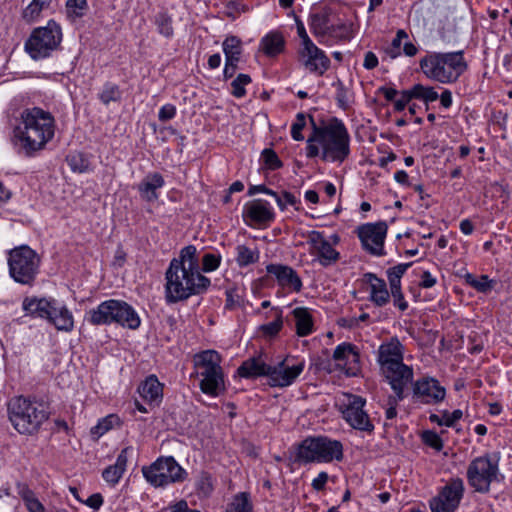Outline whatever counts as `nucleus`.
Instances as JSON below:
<instances>
[{
  "label": "nucleus",
  "mask_w": 512,
  "mask_h": 512,
  "mask_svg": "<svg viewBox=\"0 0 512 512\" xmlns=\"http://www.w3.org/2000/svg\"><path fill=\"white\" fill-rule=\"evenodd\" d=\"M165 278L166 300L169 303L203 294L211 285L210 279L200 272V259L194 245L185 246L179 256L171 260Z\"/></svg>",
  "instance_id": "1"
},
{
  "label": "nucleus",
  "mask_w": 512,
  "mask_h": 512,
  "mask_svg": "<svg viewBox=\"0 0 512 512\" xmlns=\"http://www.w3.org/2000/svg\"><path fill=\"white\" fill-rule=\"evenodd\" d=\"M55 133L52 114L39 107L26 108L13 130V141L19 154L33 157L43 150Z\"/></svg>",
  "instance_id": "2"
},
{
  "label": "nucleus",
  "mask_w": 512,
  "mask_h": 512,
  "mask_svg": "<svg viewBox=\"0 0 512 512\" xmlns=\"http://www.w3.org/2000/svg\"><path fill=\"white\" fill-rule=\"evenodd\" d=\"M310 120L313 132L307 139L306 156H319V144L322 149V160L342 163L350 154V135L344 123L333 118L325 126L318 127L312 117Z\"/></svg>",
  "instance_id": "3"
},
{
  "label": "nucleus",
  "mask_w": 512,
  "mask_h": 512,
  "mask_svg": "<svg viewBox=\"0 0 512 512\" xmlns=\"http://www.w3.org/2000/svg\"><path fill=\"white\" fill-rule=\"evenodd\" d=\"M47 403L24 396L13 397L8 402V416L13 427L21 434H33L49 418Z\"/></svg>",
  "instance_id": "4"
},
{
  "label": "nucleus",
  "mask_w": 512,
  "mask_h": 512,
  "mask_svg": "<svg viewBox=\"0 0 512 512\" xmlns=\"http://www.w3.org/2000/svg\"><path fill=\"white\" fill-rule=\"evenodd\" d=\"M419 66L427 78L442 84L456 82L467 69L462 51L428 53L421 58Z\"/></svg>",
  "instance_id": "5"
},
{
  "label": "nucleus",
  "mask_w": 512,
  "mask_h": 512,
  "mask_svg": "<svg viewBox=\"0 0 512 512\" xmlns=\"http://www.w3.org/2000/svg\"><path fill=\"white\" fill-rule=\"evenodd\" d=\"M86 320L95 326L111 325L113 323L136 330L141 325V319L136 310L127 302L109 299L90 309Z\"/></svg>",
  "instance_id": "6"
},
{
  "label": "nucleus",
  "mask_w": 512,
  "mask_h": 512,
  "mask_svg": "<svg viewBox=\"0 0 512 512\" xmlns=\"http://www.w3.org/2000/svg\"><path fill=\"white\" fill-rule=\"evenodd\" d=\"M195 374L204 394L217 397L225 391L221 357L215 350H205L194 356Z\"/></svg>",
  "instance_id": "7"
},
{
  "label": "nucleus",
  "mask_w": 512,
  "mask_h": 512,
  "mask_svg": "<svg viewBox=\"0 0 512 512\" xmlns=\"http://www.w3.org/2000/svg\"><path fill=\"white\" fill-rule=\"evenodd\" d=\"M343 458V446L338 440L328 437H307L297 448L296 461L300 463H322Z\"/></svg>",
  "instance_id": "8"
},
{
  "label": "nucleus",
  "mask_w": 512,
  "mask_h": 512,
  "mask_svg": "<svg viewBox=\"0 0 512 512\" xmlns=\"http://www.w3.org/2000/svg\"><path fill=\"white\" fill-rule=\"evenodd\" d=\"M9 275L21 284L32 286L40 270L39 255L27 245L15 247L7 258Z\"/></svg>",
  "instance_id": "9"
},
{
  "label": "nucleus",
  "mask_w": 512,
  "mask_h": 512,
  "mask_svg": "<svg viewBox=\"0 0 512 512\" xmlns=\"http://www.w3.org/2000/svg\"><path fill=\"white\" fill-rule=\"evenodd\" d=\"M22 309L26 315L41 319L51 316L50 312L58 311L61 315L55 321V328L65 332H70L74 328L72 313L65 305L60 304L54 298L26 297L22 302Z\"/></svg>",
  "instance_id": "10"
},
{
  "label": "nucleus",
  "mask_w": 512,
  "mask_h": 512,
  "mask_svg": "<svg viewBox=\"0 0 512 512\" xmlns=\"http://www.w3.org/2000/svg\"><path fill=\"white\" fill-rule=\"evenodd\" d=\"M61 40L60 26L55 21L50 20L46 26L33 30L25 43V50L34 60L43 59L57 49Z\"/></svg>",
  "instance_id": "11"
},
{
  "label": "nucleus",
  "mask_w": 512,
  "mask_h": 512,
  "mask_svg": "<svg viewBox=\"0 0 512 512\" xmlns=\"http://www.w3.org/2000/svg\"><path fill=\"white\" fill-rule=\"evenodd\" d=\"M499 474L498 459L489 454L479 456L472 460L467 467L468 484L475 491L486 493Z\"/></svg>",
  "instance_id": "12"
},
{
  "label": "nucleus",
  "mask_w": 512,
  "mask_h": 512,
  "mask_svg": "<svg viewBox=\"0 0 512 512\" xmlns=\"http://www.w3.org/2000/svg\"><path fill=\"white\" fill-rule=\"evenodd\" d=\"M142 472L145 479L155 487L182 482L187 477V472L171 456L157 459L149 467H143Z\"/></svg>",
  "instance_id": "13"
},
{
  "label": "nucleus",
  "mask_w": 512,
  "mask_h": 512,
  "mask_svg": "<svg viewBox=\"0 0 512 512\" xmlns=\"http://www.w3.org/2000/svg\"><path fill=\"white\" fill-rule=\"evenodd\" d=\"M366 400L358 395L345 394L342 402V415L347 423L354 429L372 432V424L368 414L364 411Z\"/></svg>",
  "instance_id": "14"
},
{
  "label": "nucleus",
  "mask_w": 512,
  "mask_h": 512,
  "mask_svg": "<svg viewBox=\"0 0 512 512\" xmlns=\"http://www.w3.org/2000/svg\"><path fill=\"white\" fill-rule=\"evenodd\" d=\"M388 226L386 222L367 223L358 228L357 234L363 249L373 256H384V242Z\"/></svg>",
  "instance_id": "15"
},
{
  "label": "nucleus",
  "mask_w": 512,
  "mask_h": 512,
  "mask_svg": "<svg viewBox=\"0 0 512 512\" xmlns=\"http://www.w3.org/2000/svg\"><path fill=\"white\" fill-rule=\"evenodd\" d=\"M464 482L461 478L452 479L437 497L430 502L432 512H454L463 497Z\"/></svg>",
  "instance_id": "16"
},
{
  "label": "nucleus",
  "mask_w": 512,
  "mask_h": 512,
  "mask_svg": "<svg viewBox=\"0 0 512 512\" xmlns=\"http://www.w3.org/2000/svg\"><path fill=\"white\" fill-rule=\"evenodd\" d=\"M446 390L432 377H423L413 383V398L423 404H437L444 400Z\"/></svg>",
  "instance_id": "17"
},
{
  "label": "nucleus",
  "mask_w": 512,
  "mask_h": 512,
  "mask_svg": "<svg viewBox=\"0 0 512 512\" xmlns=\"http://www.w3.org/2000/svg\"><path fill=\"white\" fill-rule=\"evenodd\" d=\"M307 243L311 246L312 253L317 256L319 263L324 267L336 263L340 258L339 252L333 248L330 241L325 239L323 232L309 231Z\"/></svg>",
  "instance_id": "18"
},
{
  "label": "nucleus",
  "mask_w": 512,
  "mask_h": 512,
  "mask_svg": "<svg viewBox=\"0 0 512 512\" xmlns=\"http://www.w3.org/2000/svg\"><path fill=\"white\" fill-rule=\"evenodd\" d=\"M304 370V362L288 365L286 360L271 365L268 373L269 384L272 387H287L294 383Z\"/></svg>",
  "instance_id": "19"
},
{
  "label": "nucleus",
  "mask_w": 512,
  "mask_h": 512,
  "mask_svg": "<svg viewBox=\"0 0 512 512\" xmlns=\"http://www.w3.org/2000/svg\"><path fill=\"white\" fill-rule=\"evenodd\" d=\"M299 57L305 68L311 73L323 75L330 67V60L325 52L313 42L301 46Z\"/></svg>",
  "instance_id": "20"
},
{
  "label": "nucleus",
  "mask_w": 512,
  "mask_h": 512,
  "mask_svg": "<svg viewBox=\"0 0 512 512\" xmlns=\"http://www.w3.org/2000/svg\"><path fill=\"white\" fill-rule=\"evenodd\" d=\"M333 359L347 376H356L360 371V355L356 346L351 343L338 345L333 352Z\"/></svg>",
  "instance_id": "21"
},
{
  "label": "nucleus",
  "mask_w": 512,
  "mask_h": 512,
  "mask_svg": "<svg viewBox=\"0 0 512 512\" xmlns=\"http://www.w3.org/2000/svg\"><path fill=\"white\" fill-rule=\"evenodd\" d=\"M383 375L391 385L397 399L404 398V388L413 380V369L404 363L381 369Z\"/></svg>",
  "instance_id": "22"
},
{
  "label": "nucleus",
  "mask_w": 512,
  "mask_h": 512,
  "mask_svg": "<svg viewBox=\"0 0 512 512\" xmlns=\"http://www.w3.org/2000/svg\"><path fill=\"white\" fill-rule=\"evenodd\" d=\"M266 271L269 275L275 277L278 285L282 288L291 289L295 292L302 289L301 278L292 267L282 264H269Z\"/></svg>",
  "instance_id": "23"
},
{
  "label": "nucleus",
  "mask_w": 512,
  "mask_h": 512,
  "mask_svg": "<svg viewBox=\"0 0 512 512\" xmlns=\"http://www.w3.org/2000/svg\"><path fill=\"white\" fill-rule=\"evenodd\" d=\"M243 216L250 222L266 224L274 220L275 213L268 201L263 199H254L245 204Z\"/></svg>",
  "instance_id": "24"
},
{
  "label": "nucleus",
  "mask_w": 512,
  "mask_h": 512,
  "mask_svg": "<svg viewBox=\"0 0 512 512\" xmlns=\"http://www.w3.org/2000/svg\"><path fill=\"white\" fill-rule=\"evenodd\" d=\"M378 362L381 369L403 363L402 345L397 338L380 345Z\"/></svg>",
  "instance_id": "25"
},
{
  "label": "nucleus",
  "mask_w": 512,
  "mask_h": 512,
  "mask_svg": "<svg viewBox=\"0 0 512 512\" xmlns=\"http://www.w3.org/2000/svg\"><path fill=\"white\" fill-rule=\"evenodd\" d=\"M165 185L163 176L158 172L148 173L138 184L140 197L147 202H155L159 198L158 190Z\"/></svg>",
  "instance_id": "26"
},
{
  "label": "nucleus",
  "mask_w": 512,
  "mask_h": 512,
  "mask_svg": "<svg viewBox=\"0 0 512 512\" xmlns=\"http://www.w3.org/2000/svg\"><path fill=\"white\" fill-rule=\"evenodd\" d=\"M363 279L369 285V300L374 305L382 307L390 301V293L383 279L370 272L364 274Z\"/></svg>",
  "instance_id": "27"
},
{
  "label": "nucleus",
  "mask_w": 512,
  "mask_h": 512,
  "mask_svg": "<svg viewBox=\"0 0 512 512\" xmlns=\"http://www.w3.org/2000/svg\"><path fill=\"white\" fill-rule=\"evenodd\" d=\"M138 392L147 403L159 405L163 398V385L155 375H150L141 382Z\"/></svg>",
  "instance_id": "28"
},
{
  "label": "nucleus",
  "mask_w": 512,
  "mask_h": 512,
  "mask_svg": "<svg viewBox=\"0 0 512 512\" xmlns=\"http://www.w3.org/2000/svg\"><path fill=\"white\" fill-rule=\"evenodd\" d=\"M269 364L259 357H252L245 360L238 368L237 372L243 378H257L260 376H267L270 370Z\"/></svg>",
  "instance_id": "29"
},
{
  "label": "nucleus",
  "mask_w": 512,
  "mask_h": 512,
  "mask_svg": "<svg viewBox=\"0 0 512 512\" xmlns=\"http://www.w3.org/2000/svg\"><path fill=\"white\" fill-rule=\"evenodd\" d=\"M296 333L298 336L303 337L310 335L313 332V319L308 308L297 307L292 311Z\"/></svg>",
  "instance_id": "30"
},
{
  "label": "nucleus",
  "mask_w": 512,
  "mask_h": 512,
  "mask_svg": "<svg viewBox=\"0 0 512 512\" xmlns=\"http://www.w3.org/2000/svg\"><path fill=\"white\" fill-rule=\"evenodd\" d=\"M331 22L330 16L326 13H315L310 16V29L320 43L328 36Z\"/></svg>",
  "instance_id": "31"
},
{
  "label": "nucleus",
  "mask_w": 512,
  "mask_h": 512,
  "mask_svg": "<svg viewBox=\"0 0 512 512\" xmlns=\"http://www.w3.org/2000/svg\"><path fill=\"white\" fill-rule=\"evenodd\" d=\"M260 252L257 247H249L244 244L236 247V263L240 268L247 267L259 261Z\"/></svg>",
  "instance_id": "32"
},
{
  "label": "nucleus",
  "mask_w": 512,
  "mask_h": 512,
  "mask_svg": "<svg viewBox=\"0 0 512 512\" xmlns=\"http://www.w3.org/2000/svg\"><path fill=\"white\" fill-rule=\"evenodd\" d=\"M225 61L236 63L240 61L242 54V42L237 36H229L222 43Z\"/></svg>",
  "instance_id": "33"
},
{
  "label": "nucleus",
  "mask_w": 512,
  "mask_h": 512,
  "mask_svg": "<svg viewBox=\"0 0 512 512\" xmlns=\"http://www.w3.org/2000/svg\"><path fill=\"white\" fill-rule=\"evenodd\" d=\"M284 44V38L279 32H271L261 40L262 49L268 56H275L282 52Z\"/></svg>",
  "instance_id": "34"
},
{
  "label": "nucleus",
  "mask_w": 512,
  "mask_h": 512,
  "mask_svg": "<svg viewBox=\"0 0 512 512\" xmlns=\"http://www.w3.org/2000/svg\"><path fill=\"white\" fill-rule=\"evenodd\" d=\"M273 320L260 326L259 330L264 336L274 337L283 327L282 310L279 308H272L270 311Z\"/></svg>",
  "instance_id": "35"
},
{
  "label": "nucleus",
  "mask_w": 512,
  "mask_h": 512,
  "mask_svg": "<svg viewBox=\"0 0 512 512\" xmlns=\"http://www.w3.org/2000/svg\"><path fill=\"white\" fill-rule=\"evenodd\" d=\"M18 494L23 499L29 512H46L44 506L35 496L34 492L26 485H18Z\"/></svg>",
  "instance_id": "36"
},
{
  "label": "nucleus",
  "mask_w": 512,
  "mask_h": 512,
  "mask_svg": "<svg viewBox=\"0 0 512 512\" xmlns=\"http://www.w3.org/2000/svg\"><path fill=\"white\" fill-rule=\"evenodd\" d=\"M226 512H253L249 494L246 492L236 494L228 504Z\"/></svg>",
  "instance_id": "37"
},
{
  "label": "nucleus",
  "mask_w": 512,
  "mask_h": 512,
  "mask_svg": "<svg viewBox=\"0 0 512 512\" xmlns=\"http://www.w3.org/2000/svg\"><path fill=\"white\" fill-rule=\"evenodd\" d=\"M337 40H348L352 37V25L347 22H331L328 36Z\"/></svg>",
  "instance_id": "38"
},
{
  "label": "nucleus",
  "mask_w": 512,
  "mask_h": 512,
  "mask_svg": "<svg viewBox=\"0 0 512 512\" xmlns=\"http://www.w3.org/2000/svg\"><path fill=\"white\" fill-rule=\"evenodd\" d=\"M98 97L104 105H108L111 102L120 101L121 91L117 84L107 82L104 84Z\"/></svg>",
  "instance_id": "39"
},
{
  "label": "nucleus",
  "mask_w": 512,
  "mask_h": 512,
  "mask_svg": "<svg viewBox=\"0 0 512 512\" xmlns=\"http://www.w3.org/2000/svg\"><path fill=\"white\" fill-rule=\"evenodd\" d=\"M463 416V412L459 409L454 410L453 412L445 411L442 415L431 414L429 416V420L432 423H436L440 426L444 425L447 427L453 426L458 420H460Z\"/></svg>",
  "instance_id": "40"
},
{
  "label": "nucleus",
  "mask_w": 512,
  "mask_h": 512,
  "mask_svg": "<svg viewBox=\"0 0 512 512\" xmlns=\"http://www.w3.org/2000/svg\"><path fill=\"white\" fill-rule=\"evenodd\" d=\"M67 163L74 172L84 173L89 171V160L81 153L67 156Z\"/></svg>",
  "instance_id": "41"
},
{
  "label": "nucleus",
  "mask_w": 512,
  "mask_h": 512,
  "mask_svg": "<svg viewBox=\"0 0 512 512\" xmlns=\"http://www.w3.org/2000/svg\"><path fill=\"white\" fill-rule=\"evenodd\" d=\"M118 423V417L115 415H108L102 418L98 423L91 428V434L99 438L104 435L107 431L113 428Z\"/></svg>",
  "instance_id": "42"
},
{
  "label": "nucleus",
  "mask_w": 512,
  "mask_h": 512,
  "mask_svg": "<svg viewBox=\"0 0 512 512\" xmlns=\"http://www.w3.org/2000/svg\"><path fill=\"white\" fill-rule=\"evenodd\" d=\"M408 34L400 29L397 31L395 38L392 40L391 44L385 49L386 55L390 59H395L401 55V44L403 39H407Z\"/></svg>",
  "instance_id": "43"
},
{
  "label": "nucleus",
  "mask_w": 512,
  "mask_h": 512,
  "mask_svg": "<svg viewBox=\"0 0 512 512\" xmlns=\"http://www.w3.org/2000/svg\"><path fill=\"white\" fill-rule=\"evenodd\" d=\"M66 9L69 17L80 18L88 9L87 0H67Z\"/></svg>",
  "instance_id": "44"
},
{
  "label": "nucleus",
  "mask_w": 512,
  "mask_h": 512,
  "mask_svg": "<svg viewBox=\"0 0 512 512\" xmlns=\"http://www.w3.org/2000/svg\"><path fill=\"white\" fill-rule=\"evenodd\" d=\"M251 82L248 74H239L231 83L232 95L241 98L246 94L245 86Z\"/></svg>",
  "instance_id": "45"
},
{
  "label": "nucleus",
  "mask_w": 512,
  "mask_h": 512,
  "mask_svg": "<svg viewBox=\"0 0 512 512\" xmlns=\"http://www.w3.org/2000/svg\"><path fill=\"white\" fill-rule=\"evenodd\" d=\"M202 266L200 272L215 271L221 263V255L219 253H205L201 259Z\"/></svg>",
  "instance_id": "46"
},
{
  "label": "nucleus",
  "mask_w": 512,
  "mask_h": 512,
  "mask_svg": "<svg viewBox=\"0 0 512 512\" xmlns=\"http://www.w3.org/2000/svg\"><path fill=\"white\" fill-rule=\"evenodd\" d=\"M155 23L160 34L169 38L173 35L172 19L164 13L156 16Z\"/></svg>",
  "instance_id": "47"
},
{
  "label": "nucleus",
  "mask_w": 512,
  "mask_h": 512,
  "mask_svg": "<svg viewBox=\"0 0 512 512\" xmlns=\"http://www.w3.org/2000/svg\"><path fill=\"white\" fill-rule=\"evenodd\" d=\"M197 492L202 496H208L213 490L211 476L207 472H201L195 483Z\"/></svg>",
  "instance_id": "48"
},
{
  "label": "nucleus",
  "mask_w": 512,
  "mask_h": 512,
  "mask_svg": "<svg viewBox=\"0 0 512 512\" xmlns=\"http://www.w3.org/2000/svg\"><path fill=\"white\" fill-rule=\"evenodd\" d=\"M412 265L410 263H401L387 270V277L389 284H401V277L404 275L406 270Z\"/></svg>",
  "instance_id": "49"
},
{
  "label": "nucleus",
  "mask_w": 512,
  "mask_h": 512,
  "mask_svg": "<svg viewBox=\"0 0 512 512\" xmlns=\"http://www.w3.org/2000/svg\"><path fill=\"white\" fill-rule=\"evenodd\" d=\"M124 472V470L113 464L104 469L102 472V477L107 483L114 486L122 478Z\"/></svg>",
  "instance_id": "50"
},
{
  "label": "nucleus",
  "mask_w": 512,
  "mask_h": 512,
  "mask_svg": "<svg viewBox=\"0 0 512 512\" xmlns=\"http://www.w3.org/2000/svg\"><path fill=\"white\" fill-rule=\"evenodd\" d=\"M306 126V116L303 113L296 115V120L291 126V136L295 141H302L304 136L301 131Z\"/></svg>",
  "instance_id": "51"
},
{
  "label": "nucleus",
  "mask_w": 512,
  "mask_h": 512,
  "mask_svg": "<svg viewBox=\"0 0 512 512\" xmlns=\"http://www.w3.org/2000/svg\"><path fill=\"white\" fill-rule=\"evenodd\" d=\"M390 290L394 305L397 306L401 311H405L408 308V303L404 299V295L401 291V284H390Z\"/></svg>",
  "instance_id": "52"
},
{
  "label": "nucleus",
  "mask_w": 512,
  "mask_h": 512,
  "mask_svg": "<svg viewBox=\"0 0 512 512\" xmlns=\"http://www.w3.org/2000/svg\"><path fill=\"white\" fill-rule=\"evenodd\" d=\"M44 10L42 6H40L34 0L23 10L22 17L26 22H33L39 18L41 12Z\"/></svg>",
  "instance_id": "53"
},
{
  "label": "nucleus",
  "mask_w": 512,
  "mask_h": 512,
  "mask_svg": "<svg viewBox=\"0 0 512 512\" xmlns=\"http://www.w3.org/2000/svg\"><path fill=\"white\" fill-rule=\"evenodd\" d=\"M468 283L480 292H487L493 288L492 282L488 279V276L482 275L479 279H475L473 276H467Z\"/></svg>",
  "instance_id": "54"
},
{
  "label": "nucleus",
  "mask_w": 512,
  "mask_h": 512,
  "mask_svg": "<svg viewBox=\"0 0 512 512\" xmlns=\"http://www.w3.org/2000/svg\"><path fill=\"white\" fill-rule=\"evenodd\" d=\"M262 158L265 165L271 170H276L282 166V162L272 149H264Z\"/></svg>",
  "instance_id": "55"
},
{
  "label": "nucleus",
  "mask_w": 512,
  "mask_h": 512,
  "mask_svg": "<svg viewBox=\"0 0 512 512\" xmlns=\"http://www.w3.org/2000/svg\"><path fill=\"white\" fill-rule=\"evenodd\" d=\"M424 443L436 451H441L443 442L440 436L434 431H425L422 435Z\"/></svg>",
  "instance_id": "56"
},
{
  "label": "nucleus",
  "mask_w": 512,
  "mask_h": 512,
  "mask_svg": "<svg viewBox=\"0 0 512 512\" xmlns=\"http://www.w3.org/2000/svg\"><path fill=\"white\" fill-rule=\"evenodd\" d=\"M133 452L134 449L132 446H127L123 448L116 459L115 465L120 469L126 471L128 457L131 456Z\"/></svg>",
  "instance_id": "57"
},
{
  "label": "nucleus",
  "mask_w": 512,
  "mask_h": 512,
  "mask_svg": "<svg viewBox=\"0 0 512 512\" xmlns=\"http://www.w3.org/2000/svg\"><path fill=\"white\" fill-rule=\"evenodd\" d=\"M336 100L341 108L346 109L349 105L348 90L342 83H339L337 86Z\"/></svg>",
  "instance_id": "58"
},
{
  "label": "nucleus",
  "mask_w": 512,
  "mask_h": 512,
  "mask_svg": "<svg viewBox=\"0 0 512 512\" xmlns=\"http://www.w3.org/2000/svg\"><path fill=\"white\" fill-rule=\"evenodd\" d=\"M176 115V107L172 104L163 105L158 113V118L160 121L165 122L171 120Z\"/></svg>",
  "instance_id": "59"
},
{
  "label": "nucleus",
  "mask_w": 512,
  "mask_h": 512,
  "mask_svg": "<svg viewBox=\"0 0 512 512\" xmlns=\"http://www.w3.org/2000/svg\"><path fill=\"white\" fill-rule=\"evenodd\" d=\"M328 478H329V476L326 472H324V471L320 472L318 474V476L315 479H313V481H312L311 485H312L313 489H315L316 491L323 490L328 481Z\"/></svg>",
  "instance_id": "60"
},
{
  "label": "nucleus",
  "mask_w": 512,
  "mask_h": 512,
  "mask_svg": "<svg viewBox=\"0 0 512 512\" xmlns=\"http://www.w3.org/2000/svg\"><path fill=\"white\" fill-rule=\"evenodd\" d=\"M410 97L408 96V92L403 90L400 92V98L394 101V109L397 112H401L405 109L406 105L410 102Z\"/></svg>",
  "instance_id": "61"
},
{
  "label": "nucleus",
  "mask_w": 512,
  "mask_h": 512,
  "mask_svg": "<svg viewBox=\"0 0 512 512\" xmlns=\"http://www.w3.org/2000/svg\"><path fill=\"white\" fill-rule=\"evenodd\" d=\"M425 88L426 87L423 86L422 84H415L411 89L406 90V92H408V96L410 97V100H412V99L423 100Z\"/></svg>",
  "instance_id": "62"
},
{
  "label": "nucleus",
  "mask_w": 512,
  "mask_h": 512,
  "mask_svg": "<svg viewBox=\"0 0 512 512\" xmlns=\"http://www.w3.org/2000/svg\"><path fill=\"white\" fill-rule=\"evenodd\" d=\"M85 504L94 510H98L103 504V497L100 493L92 494L85 501Z\"/></svg>",
  "instance_id": "63"
},
{
  "label": "nucleus",
  "mask_w": 512,
  "mask_h": 512,
  "mask_svg": "<svg viewBox=\"0 0 512 512\" xmlns=\"http://www.w3.org/2000/svg\"><path fill=\"white\" fill-rule=\"evenodd\" d=\"M168 512H200L195 509H190L186 501L181 500L176 504L169 507Z\"/></svg>",
  "instance_id": "64"
}]
</instances>
